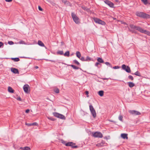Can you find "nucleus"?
I'll list each match as a JSON object with an SVG mask.
<instances>
[{
  "mask_svg": "<svg viewBox=\"0 0 150 150\" xmlns=\"http://www.w3.org/2000/svg\"><path fill=\"white\" fill-rule=\"evenodd\" d=\"M115 1L116 2H118V0H115Z\"/></svg>",
  "mask_w": 150,
  "mask_h": 150,
  "instance_id": "bf43d9fd",
  "label": "nucleus"
},
{
  "mask_svg": "<svg viewBox=\"0 0 150 150\" xmlns=\"http://www.w3.org/2000/svg\"><path fill=\"white\" fill-rule=\"evenodd\" d=\"M136 14L137 16L143 18H148L150 17V16L149 14L142 12H137Z\"/></svg>",
  "mask_w": 150,
  "mask_h": 150,
  "instance_id": "f03ea898",
  "label": "nucleus"
},
{
  "mask_svg": "<svg viewBox=\"0 0 150 150\" xmlns=\"http://www.w3.org/2000/svg\"><path fill=\"white\" fill-rule=\"evenodd\" d=\"M129 86L130 88H132L135 86L134 84L132 82H128L127 83Z\"/></svg>",
  "mask_w": 150,
  "mask_h": 150,
  "instance_id": "4468645a",
  "label": "nucleus"
},
{
  "mask_svg": "<svg viewBox=\"0 0 150 150\" xmlns=\"http://www.w3.org/2000/svg\"><path fill=\"white\" fill-rule=\"evenodd\" d=\"M6 2H11L12 1V0H5Z\"/></svg>",
  "mask_w": 150,
  "mask_h": 150,
  "instance_id": "603ef678",
  "label": "nucleus"
},
{
  "mask_svg": "<svg viewBox=\"0 0 150 150\" xmlns=\"http://www.w3.org/2000/svg\"><path fill=\"white\" fill-rule=\"evenodd\" d=\"M71 66L74 69H78L79 68V67H76V66L74 65H71Z\"/></svg>",
  "mask_w": 150,
  "mask_h": 150,
  "instance_id": "c756f323",
  "label": "nucleus"
},
{
  "mask_svg": "<svg viewBox=\"0 0 150 150\" xmlns=\"http://www.w3.org/2000/svg\"><path fill=\"white\" fill-rule=\"evenodd\" d=\"M20 149L23 150H30V148L28 146L21 147Z\"/></svg>",
  "mask_w": 150,
  "mask_h": 150,
  "instance_id": "f3484780",
  "label": "nucleus"
},
{
  "mask_svg": "<svg viewBox=\"0 0 150 150\" xmlns=\"http://www.w3.org/2000/svg\"><path fill=\"white\" fill-rule=\"evenodd\" d=\"M104 138L105 139H108L106 137H104Z\"/></svg>",
  "mask_w": 150,
  "mask_h": 150,
  "instance_id": "13d9d810",
  "label": "nucleus"
},
{
  "mask_svg": "<svg viewBox=\"0 0 150 150\" xmlns=\"http://www.w3.org/2000/svg\"><path fill=\"white\" fill-rule=\"evenodd\" d=\"M32 126L34 125H38V124L37 122H34L33 123H32Z\"/></svg>",
  "mask_w": 150,
  "mask_h": 150,
  "instance_id": "79ce46f5",
  "label": "nucleus"
},
{
  "mask_svg": "<svg viewBox=\"0 0 150 150\" xmlns=\"http://www.w3.org/2000/svg\"><path fill=\"white\" fill-rule=\"evenodd\" d=\"M4 44L2 42H0V48L2 46H3Z\"/></svg>",
  "mask_w": 150,
  "mask_h": 150,
  "instance_id": "49530a36",
  "label": "nucleus"
},
{
  "mask_svg": "<svg viewBox=\"0 0 150 150\" xmlns=\"http://www.w3.org/2000/svg\"><path fill=\"white\" fill-rule=\"evenodd\" d=\"M101 142L102 144L103 145L104 144H105V142H104L103 141H102Z\"/></svg>",
  "mask_w": 150,
  "mask_h": 150,
  "instance_id": "3c124183",
  "label": "nucleus"
},
{
  "mask_svg": "<svg viewBox=\"0 0 150 150\" xmlns=\"http://www.w3.org/2000/svg\"><path fill=\"white\" fill-rule=\"evenodd\" d=\"M11 71L14 74H18L19 73V71L17 69L15 68H11Z\"/></svg>",
  "mask_w": 150,
  "mask_h": 150,
  "instance_id": "9b49d317",
  "label": "nucleus"
},
{
  "mask_svg": "<svg viewBox=\"0 0 150 150\" xmlns=\"http://www.w3.org/2000/svg\"><path fill=\"white\" fill-rule=\"evenodd\" d=\"M8 91L10 93H13L14 92V90L10 86H9L8 88Z\"/></svg>",
  "mask_w": 150,
  "mask_h": 150,
  "instance_id": "a211bd4d",
  "label": "nucleus"
},
{
  "mask_svg": "<svg viewBox=\"0 0 150 150\" xmlns=\"http://www.w3.org/2000/svg\"><path fill=\"white\" fill-rule=\"evenodd\" d=\"M141 1L145 5H146L148 4L147 0H141Z\"/></svg>",
  "mask_w": 150,
  "mask_h": 150,
  "instance_id": "7c9ffc66",
  "label": "nucleus"
},
{
  "mask_svg": "<svg viewBox=\"0 0 150 150\" xmlns=\"http://www.w3.org/2000/svg\"><path fill=\"white\" fill-rule=\"evenodd\" d=\"M72 148H77L78 147V146H74L73 145L71 146Z\"/></svg>",
  "mask_w": 150,
  "mask_h": 150,
  "instance_id": "5fc2aeb1",
  "label": "nucleus"
},
{
  "mask_svg": "<svg viewBox=\"0 0 150 150\" xmlns=\"http://www.w3.org/2000/svg\"><path fill=\"white\" fill-rule=\"evenodd\" d=\"M25 125L28 126H32V123H26Z\"/></svg>",
  "mask_w": 150,
  "mask_h": 150,
  "instance_id": "37998d69",
  "label": "nucleus"
},
{
  "mask_svg": "<svg viewBox=\"0 0 150 150\" xmlns=\"http://www.w3.org/2000/svg\"><path fill=\"white\" fill-rule=\"evenodd\" d=\"M29 111H30V110L29 109H27L26 110L25 112L26 113H28L29 112Z\"/></svg>",
  "mask_w": 150,
  "mask_h": 150,
  "instance_id": "864d4df0",
  "label": "nucleus"
},
{
  "mask_svg": "<svg viewBox=\"0 0 150 150\" xmlns=\"http://www.w3.org/2000/svg\"><path fill=\"white\" fill-rule=\"evenodd\" d=\"M35 68L36 69H37L38 68V67L37 66H36L35 67Z\"/></svg>",
  "mask_w": 150,
  "mask_h": 150,
  "instance_id": "4d7b16f0",
  "label": "nucleus"
},
{
  "mask_svg": "<svg viewBox=\"0 0 150 150\" xmlns=\"http://www.w3.org/2000/svg\"><path fill=\"white\" fill-rule=\"evenodd\" d=\"M89 109L93 117L95 118L96 116V113L93 106L91 105H89Z\"/></svg>",
  "mask_w": 150,
  "mask_h": 150,
  "instance_id": "39448f33",
  "label": "nucleus"
},
{
  "mask_svg": "<svg viewBox=\"0 0 150 150\" xmlns=\"http://www.w3.org/2000/svg\"><path fill=\"white\" fill-rule=\"evenodd\" d=\"M29 87V86L28 84H25L24 86L23 89L25 92L26 93H28V89Z\"/></svg>",
  "mask_w": 150,
  "mask_h": 150,
  "instance_id": "9d476101",
  "label": "nucleus"
},
{
  "mask_svg": "<svg viewBox=\"0 0 150 150\" xmlns=\"http://www.w3.org/2000/svg\"><path fill=\"white\" fill-rule=\"evenodd\" d=\"M38 44L41 47H44L45 45L44 43L41 41L39 40L38 42Z\"/></svg>",
  "mask_w": 150,
  "mask_h": 150,
  "instance_id": "dca6fc26",
  "label": "nucleus"
},
{
  "mask_svg": "<svg viewBox=\"0 0 150 150\" xmlns=\"http://www.w3.org/2000/svg\"><path fill=\"white\" fill-rule=\"evenodd\" d=\"M8 43L10 45H12L14 43L13 42L11 41L8 42Z\"/></svg>",
  "mask_w": 150,
  "mask_h": 150,
  "instance_id": "a19ab883",
  "label": "nucleus"
},
{
  "mask_svg": "<svg viewBox=\"0 0 150 150\" xmlns=\"http://www.w3.org/2000/svg\"><path fill=\"white\" fill-rule=\"evenodd\" d=\"M52 61V62H54V61Z\"/></svg>",
  "mask_w": 150,
  "mask_h": 150,
  "instance_id": "69168bd1",
  "label": "nucleus"
},
{
  "mask_svg": "<svg viewBox=\"0 0 150 150\" xmlns=\"http://www.w3.org/2000/svg\"><path fill=\"white\" fill-rule=\"evenodd\" d=\"M76 56L79 58H80L81 56V54L80 52L77 51L76 53Z\"/></svg>",
  "mask_w": 150,
  "mask_h": 150,
  "instance_id": "412c9836",
  "label": "nucleus"
},
{
  "mask_svg": "<svg viewBox=\"0 0 150 150\" xmlns=\"http://www.w3.org/2000/svg\"><path fill=\"white\" fill-rule=\"evenodd\" d=\"M122 69L125 71L127 72L130 73L131 71L130 68L128 66H126L125 64H122Z\"/></svg>",
  "mask_w": 150,
  "mask_h": 150,
  "instance_id": "423d86ee",
  "label": "nucleus"
},
{
  "mask_svg": "<svg viewBox=\"0 0 150 150\" xmlns=\"http://www.w3.org/2000/svg\"><path fill=\"white\" fill-rule=\"evenodd\" d=\"M53 115L55 117L59 118L60 114L57 112H54L53 113Z\"/></svg>",
  "mask_w": 150,
  "mask_h": 150,
  "instance_id": "393cba45",
  "label": "nucleus"
},
{
  "mask_svg": "<svg viewBox=\"0 0 150 150\" xmlns=\"http://www.w3.org/2000/svg\"><path fill=\"white\" fill-rule=\"evenodd\" d=\"M61 44L62 45H63V44H64V42H61Z\"/></svg>",
  "mask_w": 150,
  "mask_h": 150,
  "instance_id": "052dcab7",
  "label": "nucleus"
},
{
  "mask_svg": "<svg viewBox=\"0 0 150 150\" xmlns=\"http://www.w3.org/2000/svg\"><path fill=\"white\" fill-rule=\"evenodd\" d=\"M54 91L56 93H58L59 92V90L58 88H56L54 89Z\"/></svg>",
  "mask_w": 150,
  "mask_h": 150,
  "instance_id": "f704fd0d",
  "label": "nucleus"
},
{
  "mask_svg": "<svg viewBox=\"0 0 150 150\" xmlns=\"http://www.w3.org/2000/svg\"><path fill=\"white\" fill-rule=\"evenodd\" d=\"M96 146L98 147H102L104 146L102 144L101 142L100 143H98L96 144Z\"/></svg>",
  "mask_w": 150,
  "mask_h": 150,
  "instance_id": "c85d7f7f",
  "label": "nucleus"
},
{
  "mask_svg": "<svg viewBox=\"0 0 150 150\" xmlns=\"http://www.w3.org/2000/svg\"><path fill=\"white\" fill-rule=\"evenodd\" d=\"M104 2L106 4L108 5L110 7L112 8L113 7V4L110 1L108 0H105L104 1Z\"/></svg>",
  "mask_w": 150,
  "mask_h": 150,
  "instance_id": "1a4fd4ad",
  "label": "nucleus"
},
{
  "mask_svg": "<svg viewBox=\"0 0 150 150\" xmlns=\"http://www.w3.org/2000/svg\"><path fill=\"white\" fill-rule=\"evenodd\" d=\"M61 142H62V143L64 144H65H65H66V142L65 141H64V140H63L62 139L61 140Z\"/></svg>",
  "mask_w": 150,
  "mask_h": 150,
  "instance_id": "c03bdc74",
  "label": "nucleus"
},
{
  "mask_svg": "<svg viewBox=\"0 0 150 150\" xmlns=\"http://www.w3.org/2000/svg\"><path fill=\"white\" fill-rule=\"evenodd\" d=\"M17 99L18 100H19L20 101H21L22 100L21 98L20 97L18 98Z\"/></svg>",
  "mask_w": 150,
  "mask_h": 150,
  "instance_id": "8fccbe9b",
  "label": "nucleus"
},
{
  "mask_svg": "<svg viewBox=\"0 0 150 150\" xmlns=\"http://www.w3.org/2000/svg\"><path fill=\"white\" fill-rule=\"evenodd\" d=\"M82 61H85V59L84 57H82L79 58Z\"/></svg>",
  "mask_w": 150,
  "mask_h": 150,
  "instance_id": "58836bf2",
  "label": "nucleus"
},
{
  "mask_svg": "<svg viewBox=\"0 0 150 150\" xmlns=\"http://www.w3.org/2000/svg\"><path fill=\"white\" fill-rule=\"evenodd\" d=\"M75 144L72 142H68L65 144V145L67 146H72L74 145Z\"/></svg>",
  "mask_w": 150,
  "mask_h": 150,
  "instance_id": "ddd939ff",
  "label": "nucleus"
},
{
  "mask_svg": "<svg viewBox=\"0 0 150 150\" xmlns=\"http://www.w3.org/2000/svg\"><path fill=\"white\" fill-rule=\"evenodd\" d=\"M72 17L74 21L76 24H79L80 23V20L79 18L74 13H72L71 14Z\"/></svg>",
  "mask_w": 150,
  "mask_h": 150,
  "instance_id": "20e7f679",
  "label": "nucleus"
},
{
  "mask_svg": "<svg viewBox=\"0 0 150 150\" xmlns=\"http://www.w3.org/2000/svg\"><path fill=\"white\" fill-rule=\"evenodd\" d=\"M86 94L87 95V97H88V94L89 93L88 91H86Z\"/></svg>",
  "mask_w": 150,
  "mask_h": 150,
  "instance_id": "de8ad7c7",
  "label": "nucleus"
},
{
  "mask_svg": "<svg viewBox=\"0 0 150 150\" xmlns=\"http://www.w3.org/2000/svg\"><path fill=\"white\" fill-rule=\"evenodd\" d=\"M47 99H48V100H49V98H47Z\"/></svg>",
  "mask_w": 150,
  "mask_h": 150,
  "instance_id": "0e129e2a",
  "label": "nucleus"
},
{
  "mask_svg": "<svg viewBox=\"0 0 150 150\" xmlns=\"http://www.w3.org/2000/svg\"><path fill=\"white\" fill-rule=\"evenodd\" d=\"M134 74L138 76H141L140 73L138 71H137L134 74Z\"/></svg>",
  "mask_w": 150,
  "mask_h": 150,
  "instance_id": "5701e85b",
  "label": "nucleus"
},
{
  "mask_svg": "<svg viewBox=\"0 0 150 150\" xmlns=\"http://www.w3.org/2000/svg\"><path fill=\"white\" fill-rule=\"evenodd\" d=\"M124 24H126L127 25V24H126V23H125V22H124Z\"/></svg>",
  "mask_w": 150,
  "mask_h": 150,
  "instance_id": "e2e57ef3",
  "label": "nucleus"
},
{
  "mask_svg": "<svg viewBox=\"0 0 150 150\" xmlns=\"http://www.w3.org/2000/svg\"><path fill=\"white\" fill-rule=\"evenodd\" d=\"M98 94L100 96H102L103 95L104 91H100L98 92Z\"/></svg>",
  "mask_w": 150,
  "mask_h": 150,
  "instance_id": "aec40b11",
  "label": "nucleus"
},
{
  "mask_svg": "<svg viewBox=\"0 0 150 150\" xmlns=\"http://www.w3.org/2000/svg\"><path fill=\"white\" fill-rule=\"evenodd\" d=\"M19 43L20 44H26L25 42L23 40L19 42Z\"/></svg>",
  "mask_w": 150,
  "mask_h": 150,
  "instance_id": "e433bc0d",
  "label": "nucleus"
},
{
  "mask_svg": "<svg viewBox=\"0 0 150 150\" xmlns=\"http://www.w3.org/2000/svg\"><path fill=\"white\" fill-rule=\"evenodd\" d=\"M98 61L100 63H103L104 62V61L100 57H98V58L97 59Z\"/></svg>",
  "mask_w": 150,
  "mask_h": 150,
  "instance_id": "6ab92c4d",
  "label": "nucleus"
},
{
  "mask_svg": "<svg viewBox=\"0 0 150 150\" xmlns=\"http://www.w3.org/2000/svg\"><path fill=\"white\" fill-rule=\"evenodd\" d=\"M127 134H121V137L124 139H128Z\"/></svg>",
  "mask_w": 150,
  "mask_h": 150,
  "instance_id": "f8f14e48",
  "label": "nucleus"
},
{
  "mask_svg": "<svg viewBox=\"0 0 150 150\" xmlns=\"http://www.w3.org/2000/svg\"><path fill=\"white\" fill-rule=\"evenodd\" d=\"M120 68V67L118 66H115L113 67V68L114 69H118Z\"/></svg>",
  "mask_w": 150,
  "mask_h": 150,
  "instance_id": "ea45409f",
  "label": "nucleus"
},
{
  "mask_svg": "<svg viewBox=\"0 0 150 150\" xmlns=\"http://www.w3.org/2000/svg\"><path fill=\"white\" fill-rule=\"evenodd\" d=\"M94 21L96 23L102 25H105V23L103 21H102L100 19L97 18H94L93 19Z\"/></svg>",
  "mask_w": 150,
  "mask_h": 150,
  "instance_id": "0eeeda50",
  "label": "nucleus"
},
{
  "mask_svg": "<svg viewBox=\"0 0 150 150\" xmlns=\"http://www.w3.org/2000/svg\"><path fill=\"white\" fill-rule=\"evenodd\" d=\"M128 78L129 79H130L132 81L134 79V78L133 76L131 75L129 76L128 77Z\"/></svg>",
  "mask_w": 150,
  "mask_h": 150,
  "instance_id": "473e14b6",
  "label": "nucleus"
},
{
  "mask_svg": "<svg viewBox=\"0 0 150 150\" xmlns=\"http://www.w3.org/2000/svg\"><path fill=\"white\" fill-rule=\"evenodd\" d=\"M11 59L12 60H13L15 62H18L20 60V59L18 58H12Z\"/></svg>",
  "mask_w": 150,
  "mask_h": 150,
  "instance_id": "b1692460",
  "label": "nucleus"
},
{
  "mask_svg": "<svg viewBox=\"0 0 150 150\" xmlns=\"http://www.w3.org/2000/svg\"><path fill=\"white\" fill-rule=\"evenodd\" d=\"M76 64L79 65H80L79 63L76 60H74L73 61Z\"/></svg>",
  "mask_w": 150,
  "mask_h": 150,
  "instance_id": "cd10ccee",
  "label": "nucleus"
},
{
  "mask_svg": "<svg viewBox=\"0 0 150 150\" xmlns=\"http://www.w3.org/2000/svg\"><path fill=\"white\" fill-rule=\"evenodd\" d=\"M130 27L132 29L138 31L141 33H144L150 36V32L146 30H144L139 26L135 25L133 24L130 25Z\"/></svg>",
  "mask_w": 150,
  "mask_h": 150,
  "instance_id": "f257e3e1",
  "label": "nucleus"
},
{
  "mask_svg": "<svg viewBox=\"0 0 150 150\" xmlns=\"http://www.w3.org/2000/svg\"><path fill=\"white\" fill-rule=\"evenodd\" d=\"M64 56L69 57V51H67L64 54Z\"/></svg>",
  "mask_w": 150,
  "mask_h": 150,
  "instance_id": "a878e982",
  "label": "nucleus"
},
{
  "mask_svg": "<svg viewBox=\"0 0 150 150\" xmlns=\"http://www.w3.org/2000/svg\"><path fill=\"white\" fill-rule=\"evenodd\" d=\"M91 60V58L88 56H87L86 58L85 59V61H90Z\"/></svg>",
  "mask_w": 150,
  "mask_h": 150,
  "instance_id": "72a5a7b5",
  "label": "nucleus"
},
{
  "mask_svg": "<svg viewBox=\"0 0 150 150\" xmlns=\"http://www.w3.org/2000/svg\"><path fill=\"white\" fill-rule=\"evenodd\" d=\"M113 19L114 20H116V18H113Z\"/></svg>",
  "mask_w": 150,
  "mask_h": 150,
  "instance_id": "680f3d73",
  "label": "nucleus"
},
{
  "mask_svg": "<svg viewBox=\"0 0 150 150\" xmlns=\"http://www.w3.org/2000/svg\"><path fill=\"white\" fill-rule=\"evenodd\" d=\"M102 79L104 80H108V78H102Z\"/></svg>",
  "mask_w": 150,
  "mask_h": 150,
  "instance_id": "6e6d98bb",
  "label": "nucleus"
},
{
  "mask_svg": "<svg viewBox=\"0 0 150 150\" xmlns=\"http://www.w3.org/2000/svg\"><path fill=\"white\" fill-rule=\"evenodd\" d=\"M100 64V63L98 62H97L96 63V64H95V65L96 66H98L99 64Z\"/></svg>",
  "mask_w": 150,
  "mask_h": 150,
  "instance_id": "09e8293b",
  "label": "nucleus"
},
{
  "mask_svg": "<svg viewBox=\"0 0 150 150\" xmlns=\"http://www.w3.org/2000/svg\"><path fill=\"white\" fill-rule=\"evenodd\" d=\"M38 8L40 11H42L43 10L41 8V7L40 6H38Z\"/></svg>",
  "mask_w": 150,
  "mask_h": 150,
  "instance_id": "a18cd8bd",
  "label": "nucleus"
},
{
  "mask_svg": "<svg viewBox=\"0 0 150 150\" xmlns=\"http://www.w3.org/2000/svg\"><path fill=\"white\" fill-rule=\"evenodd\" d=\"M59 118L61 119H63V120H65L66 119L64 115H62V114H60Z\"/></svg>",
  "mask_w": 150,
  "mask_h": 150,
  "instance_id": "4be33fe9",
  "label": "nucleus"
},
{
  "mask_svg": "<svg viewBox=\"0 0 150 150\" xmlns=\"http://www.w3.org/2000/svg\"><path fill=\"white\" fill-rule=\"evenodd\" d=\"M62 1L65 4L67 5H69L70 4L69 2L67 1V0H62Z\"/></svg>",
  "mask_w": 150,
  "mask_h": 150,
  "instance_id": "2eb2a0df",
  "label": "nucleus"
},
{
  "mask_svg": "<svg viewBox=\"0 0 150 150\" xmlns=\"http://www.w3.org/2000/svg\"><path fill=\"white\" fill-rule=\"evenodd\" d=\"M57 53L60 55H63V52L62 51H59L57 52Z\"/></svg>",
  "mask_w": 150,
  "mask_h": 150,
  "instance_id": "2f4dec72",
  "label": "nucleus"
},
{
  "mask_svg": "<svg viewBox=\"0 0 150 150\" xmlns=\"http://www.w3.org/2000/svg\"><path fill=\"white\" fill-rule=\"evenodd\" d=\"M82 8L84 10H86L87 11H88L89 10V9L87 8L86 7L84 6H81Z\"/></svg>",
  "mask_w": 150,
  "mask_h": 150,
  "instance_id": "bb28decb",
  "label": "nucleus"
},
{
  "mask_svg": "<svg viewBox=\"0 0 150 150\" xmlns=\"http://www.w3.org/2000/svg\"><path fill=\"white\" fill-rule=\"evenodd\" d=\"M105 64H106V65H108V66H110V67H112V66L110 64V63L108 62H105Z\"/></svg>",
  "mask_w": 150,
  "mask_h": 150,
  "instance_id": "4c0bfd02",
  "label": "nucleus"
},
{
  "mask_svg": "<svg viewBox=\"0 0 150 150\" xmlns=\"http://www.w3.org/2000/svg\"><path fill=\"white\" fill-rule=\"evenodd\" d=\"M129 112L131 114L134 115H139L141 113L135 110H129Z\"/></svg>",
  "mask_w": 150,
  "mask_h": 150,
  "instance_id": "6e6552de",
  "label": "nucleus"
},
{
  "mask_svg": "<svg viewBox=\"0 0 150 150\" xmlns=\"http://www.w3.org/2000/svg\"><path fill=\"white\" fill-rule=\"evenodd\" d=\"M92 135L95 138H101L103 137L102 134L99 132H93Z\"/></svg>",
  "mask_w": 150,
  "mask_h": 150,
  "instance_id": "7ed1b4c3",
  "label": "nucleus"
},
{
  "mask_svg": "<svg viewBox=\"0 0 150 150\" xmlns=\"http://www.w3.org/2000/svg\"><path fill=\"white\" fill-rule=\"evenodd\" d=\"M123 116L122 115H120L119 117V119L121 121H122Z\"/></svg>",
  "mask_w": 150,
  "mask_h": 150,
  "instance_id": "c9c22d12",
  "label": "nucleus"
}]
</instances>
